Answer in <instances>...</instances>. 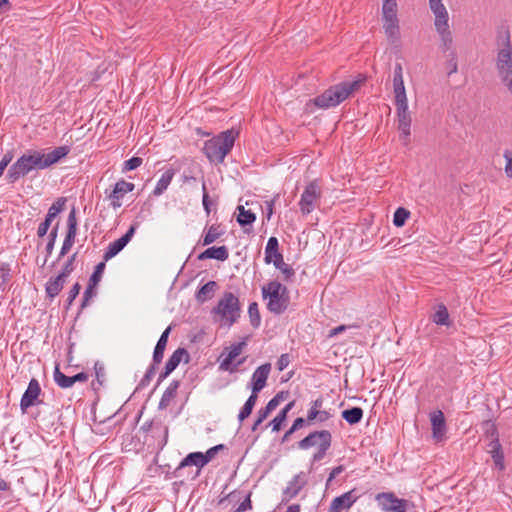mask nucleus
Wrapping results in <instances>:
<instances>
[{
	"mask_svg": "<svg viewBox=\"0 0 512 512\" xmlns=\"http://www.w3.org/2000/svg\"><path fill=\"white\" fill-rule=\"evenodd\" d=\"M157 365L158 364H155L154 362H152V364L148 367V369L146 370L145 375L143 376V378L140 381V386L141 387H145L146 385H148L150 383V381L152 380L153 376L155 375V372H156V369H157Z\"/></svg>",
	"mask_w": 512,
	"mask_h": 512,
	"instance_id": "09e8293b",
	"label": "nucleus"
},
{
	"mask_svg": "<svg viewBox=\"0 0 512 512\" xmlns=\"http://www.w3.org/2000/svg\"><path fill=\"white\" fill-rule=\"evenodd\" d=\"M55 383L61 388H70L74 385L72 376H66L62 373L57 365L53 373Z\"/></svg>",
	"mask_w": 512,
	"mask_h": 512,
	"instance_id": "f704fd0d",
	"label": "nucleus"
},
{
	"mask_svg": "<svg viewBox=\"0 0 512 512\" xmlns=\"http://www.w3.org/2000/svg\"><path fill=\"white\" fill-rule=\"evenodd\" d=\"M500 39L503 47L498 51L496 68L502 83L512 93V44L509 31H505Z\"/></svg>",
	"mask_w": 512,
	"mask_h": 512,
	"instance_id": "39448f33",
	"label": "nucleus"
},
{
	"mask_svg": "<svg viewBox=\"0 0 512 512\" xmlns=\"http://www.w3.org/2000/svg\"><path fill=\"white\" fill-rule=\"evenodd\" d=\"M487 452L491 455L495 467L499 471L505 470L504 453L499 439L490 441L487 444Z\"/></svg>",
	"mask_w": 512,
	"mask_h": 512,
	"instance_id": "4be33fe9",
	"label": "nucleus"
},
{
	"mask_svg": "<svg viewBox=\"0 0 512 512\" xmlns=\"http://www.w3.org/2000/svg\"><path fill=\"white\" fill-rule=\"evenodd\" d=\"M207 464L208 462L205 458L204 453L192 452L182 459L176 470L178 471L186 466H196L197 468L201 469Z\"/></svg>",
	"mask_w": 512,
	"mask_h": 512,
	"instance_id": "393cba45",
	"label": "nucleus"
},
{
	"mask_svg": "<svg viewBox=\"0 0 512 512\" xmlns=\"http://www.w3.org/2000/svg\"><path fill=\"white\" fill-rule=\"evenodd\" d=\"M13 159L12 152H7L0 161V177L3 175L5 169Z\"/></svg>",
	"mask_w": 512,
	"mask_h": 512,
	"instance_id": "680f3d73",
	"label": "nucleus"
},
{
	"mask_svg": "<svg viewBox=\"0 0 512 512\" xmlns=\"http://www.w3.org/2000/svg\"><path fill=\"white\" fill-rule=\"evenodd\" d=\"M429 7L434 15L447 11L442 0H429Z\"/></svg>",
	"mask_w": 512,
	"mask_h": 512,
	"instance_id": "5fc2aeb1",
	"label": "nucleus"
},
{
	"mask_svg": "<svg viewBox=\"0 0 512 512\" xmlns=\"http://www.w3.org/2000/svg\"><path fill=\"white\" fill-rule=\"evenodd\" d=\"M435 16V29L436 31H444L449 30V15L448 11L442 12L441 14H436Z\"/></svg>",
	"mask_w": 512,
	"mask_h": 512,
	"instance_id": "a19ab883",
	"label": "nucleus"
},
{
	"mask_svg": "<svg viewBox=\"0 0 512 512\" xmlns=\"http://www.w3.org/2000/svg\"><path fill=\"white\" fill-rule=\"evenodd\" d=\"M171 332V326H168L163 333L161 334L153 352V359L152 361L155 364H160L162 362L164 351L168 342V337Z\"/></svg>",
	"mask_w": 512,
	"mask_h": 512,
	"instance_id": "bb28decb",
	"label": "nucleus"
},
{
	"mask_svg": "<svg viewBox=\"0 0 512 512\" xmlns=\"http://www.w3.org/2000/svg\"><path fill=\"white\" fill-rule=\"evenodd\" d=\"M290 364V355L287 353L282 354L277 361V368L283 371Z\"/></svg>",
	"mask_w": 512,
	"mask_h": 512,
	"instance_id": "e2e57ef3",
	"label": "nucleus"
},
{
	"mask_svg": "<svg viewBox=\"0 0 512 512\" xmlns=\"http://www.w3.org/2000/svg\"><path fill=\"white\" fill-rule=\"evenodd\" d=\"M143 160L140 157H132L124 162L123 171H131L137 169Z\"/></svg>",
	"mask_w": 512,
	"mask_h": 512,
	"instance_id": "3c124183",
	"label": "nucleus"
},
{
	"mask_svg": "<svg viewBox=\"0 0 512 512\" xmlns=\"http://www.w3.org/2000/svg\"><path fill=\"white\" fill-rule=\"evenodd\" d=\"M106 262L107 261L103 260L102 262L98 263L95 266L94 272L90 276L88 283H90L92 285H98L99 284V282L101 281L102 275L104 273L105 267H106V264H105Z\"/></svg>",
	"mask_w": 512,
	"mask_h": 512,
	"instance_id": "79ce46f5",
	"label": "nucleus"
},
{
	"mask_svg": "<svg viewBox=\"0 0 512 512\" xmlns=\"http://www.w3.org/2000/svg\"><path fill=\"white\" fill-rule=\"evenodd\" d=\"M383 29L391 42L399 39V20L397 17V1L382 0Z\"/></svg>",
	"mask_w": 512,
	"mask_h": 512,
	"instance_id": "0eeeda50",
	"label": "nucleus"
},
{
	"mask_svg": "<svg viewBox=\"0 0 512 512\" xmlns=\"http://www.w3.org/2000/svg\"><path fill=\"white\" fill-rule=\"evenodd\" d=\"M225 449H227V448H226V446L224 444H218L216 446H213V447L209 448L204 453L207 462L209 463L216 456V454L219 451H222V450H225Z\"/></svg>",
	"mask_w": 512,
	"mask_h": 512,
	"instance_id": "6e6d98bb",
	"label": "nucleus"
},
{
	"mask_svg": "<svg viewBox=\"0 0 512 512\" xmlns=\"http://www.w3.org/2000/svg\"><path fill=\"white\" fill-rule=\"evenodd\" d=\"M58 229H59V222H57L55 224V226L52 228L51 232L49 233L48 242H47L46 248H45L47 256H50L52 254V251L54 249V245H55V242L57 239Z\"/></svg>",
	"mask_w": 512,
	"mask_h": 512,
	"instance_id": "c03bdc74",
	"label": "nucleus"
},
{
	"mask_svg": "<svg viewBox=\"0 0 512 512\" xmlns=\"http://www.w3.org/2000/svg\"><path fill=\"white\" fill-rule=\"evenodd\" d=\"M264 261L266 264L273 262L274 266L284 274L285 280H289L295 274L294 269L284 262L283 255L279 252V243L276 237L268 239Z\"/></svg>",
	"mask_w": 512,
	"mask_h": 512,
	"instance_id": "6e6552de",
	"label": "nucleus"
},
{
	"mask_svg": "<svg viewBox=\"0 0 512 512\" xmlns=\"http://www.w3.org/2000/svg\"><path fill=\"white\" fill-rule=\"evenodd\" d=\"M355 501L356 497L353 496V491L346 492L332 500L328 512H340L343 509H349Z\"/></svg>",
	"mask_w": 512,
	"mask_h": 512,
	"instance_id": "5701e85b",
	"label": "nucleus"
},
{
	"mask_svg": "<svg viewBox=\"0 0 512 512\" xmlns=\"http://www.w3.org/2000/svg\"><path fill=\"white\" fill-rule=\"evenodd\" d=\"M202 189H203V199H202V203H203V207H204V210L206 211L207 214L210 213V199H209V195L206 191V185L205 183H203L202 185Z\"/></svg>",
	"mask_w": 512,
	"mask_h": 512,
	"instance_id": "69168bd1",
	"label": "nucleus"
},
{
	"mask_svg": "<svg viewBox=\"0 0 512 512\" xmlns=\"http://www.w3.org/2000/svg\"><path fill=\"white\" fill-rule=\"evenodd\" d=\"M218 287V284L215 281H208L204 284L196 293V299L203 303L207 300H210Z\"/></svg>",
	"mask_w": 512,
	"mask_h": 512,
	"instance_id": "c756f323",
	"label": "nucleus"
},
{
	"mask_svg": "<svg viewBox=\"0 0 512 512\" xmlns=\"http://www.w3.org/2000/svg\"><path fill=\"white\" fill-rule=\"evenodd\" d=\"M70 152L69 146H59L56 147L54 150H52L49 153H43L41 151V160H42V166L43 169H46L50 167L51 165L57 163L61 159L65 158Z\"/></svg>",
	"mask_w": 512,
	"mask_h": 512,
	"instance_id": "412c9836",
	"label": "nucleus"
},
{
	"mask_svg": "<svg viewBox=\"0 0 512 512\" xmlns=\"http://www.w3.org/2000/svg\"><path fill=\"white\" fill-rule=\"evenodd\" d=\"M239 213L237 222L241 226L251 225L256 220V215L251 210H246L243 206L237 207Z\"/></svg>",
	"mask_w": 512,
	"mask_h": 512,
	"instance_id": "c9c22d12",
	"label": "nucleus"
},
{
	"mask_svg": "<svg viewBox=\"0 0 512 512\" xmlns=\"http://www.w3.org/2000/svg\"><path fill=\"white\" fill-rule=\"evenodd\" d=\"M41 392L42 390L38 380L32 378L20 400V409L22 413H26L28 408L38 405L42 402L39 400Z\"/></svg>",
	"mask_w": 512,
	"mask_h": 512,
	"instance_id": "f8f14e48",
	"label": "nucleus"
},
{
	"mask_svg": "<svg viewBox=\"0 0 512 512\" xmlns=\"http://www.w3.org/2000/svg\"><path fill=\"white\" fill-rule=\"evenodd\" d=\"M33 169H43L41 151L39 150H31L18 158V160L10 166L6 176L7 180L9 183H15Z\"/></svg>",
	"mask_w": 512,
	"mask_h": 512,
	"instance_id": "423d86ee",
	"label": "nucleus"
},
{
	"mask_svg": "<svg viewBox=\"0 0 512 512\" xmlns=\"http://www.w3.org/2000/svg\"><path fill=\"white\" fill-rule=\"evenodd\" d=\"M332 439V434L328 430L313 431L297 443L300 450H308L312 447H320L323 442Z\"/></svg>",
	"mask_w": 512,
	"mask_h": 512,
	"instance_id": "dca6fc26",
	"label": "nucleus"
},
{
	"mask_svg": "<svg viewBox=\"0 0 512 512\" xmlns=\"http://www.w3.org/2000/svg\"><path fill=\"white\" fill-rule=\"evenodd\" d=\"M229 258V251L226 246H213L207 248L200 253L197 257L198 260L203 261L206 259H216L219 261H226Z\"/></svg>",
	"mask_w": 512,
	"mask_h": 512,
	"instance_id": "b1692460",
	"label": "nucleus"
},
{
	"mask_svg": "<svg viewBox=\"0 0 512 512\" xmlns=\"http://www.w3.org/2000/svg\"><path fill=\"white\" fill-rule=\"evenodd\" d=\"M76 256H77V254L74 253L73 255H71L67 259V261H66V263H65V265H64V267H63V269H62V271L60 273L62 276L67 278L71 274V272L74 270V265L73 264H74V262L76 260Z\"/></svg>",
	"mask_w": 512,
	"mask_h": 512,
	"instance_id": "603ef678",
	"label": "nucleus"
},
{
	"mask_svg": "<svg viewBox=\"0 0 512 512\" xmlns=\"http://www.w3.org/2000/svg\"><path fill=\"white\" fill-rule=\"evenodd\" d=\"M66 202L65 197H59L48 209L47 215L49 218L54 220L64 210Z\"/></svg>",
	"mask_w": 512,
	"mask_h": 512,
	"instance_id": "4c0bfd02",
	"label": "nucleus"
},
{
	"mask_svg": "<svg viewBox=\"0 0 512 512\" xmlns=\"http://www.w3.org/2000/svg\"><path fill=\"white\" fill-rule=\"evenodd\" d=\"M271 371V364L265 363L259 366L252 374L251 389L260 392L265 386Z\"/></svg>",
	"mask_w": 512,
	"mask_h": 512,
	"instance_id": "6ab92c4d",
	"label": "nucleus"
},
{
	"mask_svg": "<svg viewBox=\"0 0 512 512\" xmlns=\"http://www.w3.org/2000/svg\"><path fill=\"white\" fill-rule=\"evenodd\" d=\"M134 188L135 185L133 183L127 182L124 179H121L118 182H116L113 190L108 195V198L111 201L110 205L114 209L121 207L123 197L127 193L132 192Z\"/></svg>",
	"mask_w": 512,
	"mask_h": 512,
	"instance_id": "f3484780",
	"label": "nucleus"
},
{
	"mask_svg": "<svg viewBox=\"0 0 512 512\" xmlns=\"http://www.w3.org/2000/svg\"><path fill=\"white\" fill-rule=\"evenodd\" d=\"M394 96L396 108L408 106V100L405 89L394 91Z\"/></svg>",
	"mask_w": 512,
	"mask_h": 512,
	"instance_id": "8fccbe9b",
	"label": "nucleus"
},
{
	"mask_svg": "<svg viewBox=\"0 0 512 512\" xmlns=\"http://www.w3.org/2000/svg\"><path fill=\"white\" fill-rule=\"evenodd\" d=\"M261 291L263 299H268L267 309L271 313L280 315L287 310L290 296L286 286L273 280L265 284Z\"/></svg>",
	"mask_w": 512,
	"mask_h": 512,
	"instance_id": "7ed1b4c3",
	"label": "nucleus"
},
{
	"mask_svg": "<svg viewBox=\"0 0 512 512\" xmlns=\"http://www.w3.org/2000/svg\"><path fill=\"white\" fill-rule=\"evenodd\" d=\"M375 500L384 512H407V500L398 498L393 492L378 493Z\"/></svg>",
	"mask_w": 512,
	"mask_h": 512,
	"instance_id": "9d476101",
	"label": "nucleus"
},
{
	"mask_svg": "<svg viewBox=\"0 0 512 512\" xmlns=\"http://www.w3.org/2000/svg\"><path fill=\"white\" fill-rule=\"evenodd\" d=\"M396 116L398 121V130L400 131V139L405 143L409 140V136L411 134V114L406 107H397L396 108Z\"/></svg>",
	"mask_w": 512,
	"mask_h": 512,
	"instance_id": "a211bd4d",
	"label": "nucleus"
},
{
	"mask_svg": "<svg viewBox=\"0 0 512 512\" xmlns=\"http://www.w3.org/2000/svg\"><path fill=\"white\" fill-rule=\"evenodd\" d=\"M449 59H448V67H449V72H448V75H451L453 73H456L457 70H458V65H457V59H456V53L455 51H451L448 55Z\"/></svg>",
	"mask_w": 512,
	"mask_h": 512,
	"instance_id": "4d7b16f0",
	"label": "nucleus"
},
{
	"mask_svg": "<svg viewBox=\"0 0 512 512\" xmlns=\"http://www.w3.org/2000/svg\"><path fill=\"white\" fill-rule=\"evenodd\" d=\"M437 33L440 36L443 51L444 52L449 51V53L451 51H454L452 49L453 37H452V33H451L450 29L444 30V31H437Z\"/></svg>",
	"mask_w": 512,
	"mask_h": 512,
	"instance_id": "ea45409f",
	"label": "nucleus"
},
{
	"mask_svg": "<svg viewBox=\"0 0 512 512\" xmlns=\"http://www.w3.org/2000/svg\"><path fill=\"white\" fill-rule=\"evenodd\" d=\"M409 217H410V211L404 207H399L394 212L393 224L396 227H402Z\"/></svg>",
	"mask_w": 512,
	"mask_h": 512,
	"instance_id": "58836bf2",
	"label": "nucleus"
},
{
	"mask_svg": "<svg viewBox=\"0 0 512 512\" xmlns=\"http://www.w3.org/2000/svg\"><path fill=\"white\" fill-rule=\"evenodd\" d=\"M432 426V435L436 441H441L446 433V422L444 414L441 410H436L430 414Z\"/></svg>",
	"mask_w": 512,
	"mask_h": 512,
	"instance_id": "aec40b11",
	"label": "nucleus"
},
{
	"mask_svg": "<svg viewBox=\"0 0 512 512\" xmlns=\"http://www.w3.org/2000/svg\"><path fill=\"white\" fill-rule=\"evenodd\" d=\"M252 508L250 494H248L245 499L238 505L236 509L232 512H245Z\"/></svg>",
	"mask_w": 512,
	"mask_h": 512,
	"instance_id": "052dcab7",
	"label": "nucleus"
},
{
	"mask_svg": "<svg viewBox=\"0 0 512 512\" xmlns=\"http://www.w3.org/2000/svg\"><path fill=\"white\" fill-rule=\"evenodd\" d=\"M307 483V473L301 471L298 474H296L288 482L287 487L283 490L282 502H288L291 499L295 498Z\"/></svg>",
	"mask_w": 512,
	"mask_h": 512,
	"instance_id": "2eb2a0df",
	"label": "nucleus"
},
{
	"mask_svg": "<svg viewBox=\"0 0 512 512\" xmlns=\"http://www.w3.org/2000/svg\"><path fill=\"white\" fill-rule=\"evenodd\" d=\"M245 346L246 341L243 340L236 344H232L229 348H227L229 351L220 362L219 369L222 371H228L230 373L236 372L238 367L244 363L245 358L238 360L236 363H233V361L242 353Z\"/></svg>",
	"mask_w": 512,
	"mask_h": 512,
	"instance_id": "9b49d317",
	"label": "nucleus"
},
{
	"mask_svg": "<svg viewBox=\"0 0 512 512\" xmlns=\"http://www.w3.org/2000/svg\"><path fill=\"white\" fill-rule=\"evenodd\" d=\"M184 355L188 356V352L185 348L176 349L169 357L164 368H166L168 372H173L182 361Z\"/></svg>",
	"mask_w": 512,
	"mask_h": 512,
	"instance_id": "72a5a7b5",
	"label": "nucleus"
},
{
	"mask_svg": "<svg viewBox=\"0 0 512 512\" xmlns=\"http://www.w3.org/2000/svg\"><path fill=\"white\" fill-rule=\"evenodd\" d=\"M94 371H95V376H96V380H97L98 384L100 386H102L105 381V377H106V371H105L104 364L97 361L94 365Z\"/></svg>",
	"mask_w": 512,
	"mask_h": 512,
	"instance_id": "de8ad7c7",
	"label": "nucleus"
},
{
	"mask_svg": "<svg viewBox=\"0 0 512 512\" xmlns=\"http://www.w3.org/2000/svg\"><path fill=\"white\" fill-rule=\"evenodd\" d=\"M332 416H333V414L330 411H327V410H324V409L318 410L317 422H319V423L326 422Z\"/></svg>",
	"mask_w": 512,
	"mask_h": 512,
	"instance_id": "338daca9",
	"label": "nucleus"
},
{
	"mask_svg": "<svg viewBox=\"0 0 512 512\" xmlns=\"http://www.w3.org/2000/svg\"><path fill=\"white\" fill-rule=\"evenodd\" d=\"M431 319L436 325L449 326L450 319L447 307L443 303L438 304Z\"/></svg>",
	"mask_w": 512,
	"mask_h": 512,
	"instance_id": "7c9ffc66",
	"label": "nucleus"
},
{
	"mask_svg": "<svg viewBox=\"0 0 512 512\" xmlns=\"http://www.w3.org/2000/svg\"><path fill=\"white\" fill-rule=\"evenodd\" d=\"M66 279L67 278L62 276L61 274H59L55 278H50L49 281L46 283L45 287L47 296L51 299L56 297L63 289Z\"/></svg>",
	"mask_w": 512,
	"mask_h": 512,
	"instance_id": "cd10ccee",
	"label": "nucleus"
},
{
	"mask_svg": "<svg viewBox=\"0 0 512 512\" xmlns=\"http://www.w3.org/2000/svg\"><path fill=\"white\" fill-rule=\"evenodd\" d=\"M237 137L238 132L234 129L223 131L205 141L202 151L211 163L221 164L232 150Z\"/></svg>",
	"mask_w": 512,
	"mask_h": 512,
	"instance_id": "f03ea898",
	"label": "nucleus"
},
{
	"mask_svg": "<svg viewBox=\"0 0 512 512\" xmlns=\"http://www.w3.org/2000/svg\"><path fill=\"white\" fill-rule=\"evenodd\" d=\"M321 198V188L316 180L306 185L299 201L300 211L303 215H309L318 206Z\"/></svg>",
	"mask_w": 512,
	"mask_h": 512,
	"instance_id": "1a4fd4ad",
	"label": "nucleus"
},
{
	"mask_svg": "<svg viewBox=\"0 0 512 512\" xmlns=\"http://www.w3.org/2000/svg\"><path fill=\"white\" fill-rule=\"evenodd\" d=\"M342 418L350 425L358 424L363 418V410L360 407H352L342 411Z\"/></svg>",
	"mask_w": 512,
	"mask_h": 512,
	"instance_id": "473e14b6",
	"label": "nucleus"
},
{
	"mask_svg": "<svg viewBox=\"0 0 512 512\" xmlns=\"http://www.w3.org/2000/svg\"><path fill=\"white\" fill-rule=\"evenodd\" d=\"M405 89L403 77H393V91Z\"/></svg>",
	"mask_w": 512,
	"mask_h": 512,
	"instance_id": "774afa93",
	"label": "nucleus"
},
{
	"mask_svg": "<svg viewBox=\"0 0 512 512\" xmlns=\"http://www.w3.org/2000/svg\"><path fill=\"white\" fill-rule=\"evenodd\" d=\"M503 156L506 159L505 173L508 177L512 178V152L506 150Z\"/></svg>",
	"mask_w": 512,
	"mask_h": 512,
	"instance_id": "bf43d9fd",
	"label": "nucleus"
},
{
	"mask_svg": "<svg viewBox=\"0 0 512 512\" xmlns=\"http://www.w3.org/2000/svg\"><path fill=\"white\" fill-rule=\"evenodd\" d=\"M174 176L172 169L166 170L158 180L156 187L153 190L154 196H160L168 188Z\"/></svg>",
	"mask_w": 512,
	"mask_h": 512,
	"instance_id": "2f4dec72",
	"label": "nucleus"
},
{
	"mask_svg": "<svg viewBox=\"0 0 512 512\" xmlns=\"http://www.w3.org/2000/svg\"><path fill=\"white\" fill-rule=\"evenodd\" d=\"M77 235V218H76V210L73 207L70 211L67 219V232L65 239L63 241L59 257L58 259H61L64 257L71 249L75 242V238Z\"/></svg>",
	"mask_w": 512,
	"mask_h": 512,
	"instance_id": "ddd939ff",
	"label": "nucleus"
},
{
	"mask_svg": "<svg viewBox=\"0 0 512 512\" xmlns=\"http://www.w3.org/2000/svg\"><path fill=\"white\" fill-rule=\"evenodd\" d=\"M366 82V76L358 74L353 80H346L330 86L311 100L320 109L334 108L357 92Z\"/></svg>",
	"mask_w": 512,
	"mask_h": 512,
	"instance_id": "f257e3e1",
	"label": "nucleus"
},
{
	"mask_svg": "<svg viewBox=\"0 0 512 512\" xmlns=\"http://www.w3.org/2000/svg\"><path fill=\"white\" fill-rule=\"evenodd\" d=\"M332 444V439L323 442L320 447L317 448L316 452L312 456V463L321 461L325 456L327 451L330 449Z\"/></svg>",
	"mask_w": 512,
	"mask_h": 512,
	"instance_id": "37998d69",
	"label": "nucleus"
},
{
	"mask_svg": "<svg viewBox=\"0 0 512 512\" xmlns=\"http://www.w3.org/2000/svg\"><path fill=\"white\" fill-rule=\"evenodd\" d=\"M484 433L487 437L490 438V441H494L495 439H499V434L496 425L491 421H485L483 423Z\"/></svg>",
	"mask_w": 512,
	"mask_h": 512,
	"instance_id": "a18cd8bd",
	"label": "nucleus"
},
{
	"mask_svg": "<svg viewBox=\"0 0 512 512\" xmlns=\"http://www.w3.org/2000/svg\"><path fill=\"white\" fill-rule=\"evenodd\" d=\"M180 386V382L178 380H173L169 386L164 391L159 404L158 408L160 410H165L168 408L172 402V400L176 397L178 388Z\"/></svg>",
	"mask_w": 512,
	"mask_h": 512,
	"instance_id": "a878e982",
	"label": "nucleus"
},
{
	"mask_svg": "<svg viewBox=\"0 0 512 512\" xmlns=\"http://www.w3.org/2000/svg\"><path fill=\"white\" fill-rule=\"evenodd\" d=\"M225 233L224 229L221 228L219 224H213L207 229H205V234L203 235L200 243L203 246L210 245L214 243L218 238H220Z\"/></svg>",
	"mask_w": 512,
	"mask_h": 512,
	"instance_id": "c85d7f7f",
	"label": "nucleus"
},
{
	"mask_svg": "<svg viewBox=\"0 0 512 512\" xmlns=\"http://www.w3.org/2000/svg\"><path fill=\"white\" fill-rule=\"evenodd\" d=\"M80 289H81V285L79 283H75L72 288L70 289L69 293H68V297H67V304L68 306H70L73 301L76 299V297L78 296L79 292H80Z\"/></svg>",
	"mask_w": 512,
	"mask_h": 512,
	"instance_id": "13d9d810",
	"label": "nucleus"
},
{
	"mask_svg": "<svg viewBox=\"0 0 512 512\" xmlns=\"http://www.w3.org/2000/svg\"><path fill=\"white\" fill-rule=\"evenodd\" d=\"M136 226L131 225L127 232L120 237L119 239L109 243L106 248L103 259L104 261H109L113 257H115L120 251L124 249V247L131 241L133 235L135 234Z\"/></svg>",
	"mask_w": 512,
	"mask_h": 512,
	"instance_id": "4468645a",
	"label": "nucleus"
},
{
	"mask_svg": "<svg viewBox=\"0 0 512 512\" xmlns=\"http://www.w3.org/2000/svg\"><path fill=\"white\" fill-rule=\"evenodd\" d=\"M212 313L221 326L231 327L238 321L241 313L238 297L232 292H225L213 308Z\"/></svg>",
	"mask_w": 512,
	"mask_h": 512,
	"instance_id": "20e7f679",
	"label": "nucleus"
},
{
	"mask_svg": "<svg viewBox=\"0 0 512 512\" xmlns=\"http://www.w3.org/2000/svg\"><path fill=\"white\" fill-rule=\"evenodd\" d=\"M96 286L97 285H92V284L88 283V285L84 291V295H83V299H82V303H81L82 309L85 308L86 306H88L90 300L96 296V291H95Z\"/></svg>",
	"mask_w": 512,
	"mask_h": 512,
	"instance_id": "49530a36",
	"label": "nucleus"
},
{
	"mask_svg": "<svg viewBox=\"0 0 512 512\" xmlns=\"http://www.w3.org/2000/svg\"><path fill=\"white\" fill-rule=\"evenodd\" d=\"M252 410L253 408L245 403L238 414V420L240 422H243L246 418L250 416Z\"/></svg>",
	"mask_w": 512,
	"mask_h": 512,
	"instance_id": "0e129e2a",
	"label": "nucleus"
},
{
	"mask_svg": "<svg viewBox=\"0 0 512 512\" xmlns=\"http://www.w3.org/2000/svg\"><path fill=\"white\" fill-rule=\"evenodd\" d=\"M248 315L250 323L254 328H258L261 324V316L256 302H252L248 307Z\"/></svg>",
	"mask_w": 512,
	"mask_h": 512,
	"instance_id": "e433bc0d",
	"label": "nucleus"
},
{
	"mask_svg": "<svg viewBox=\"0 0 512 512\" xmlns=\"http://www.w3.org/2000/svg\"><path fill=\"white\" fill-rule=\"evenodd\" d=\"M286 419L287 415L280 411L278 415L269 423V425L272 426L273 431H279Z\"/></svg>",
	"mask_w": 512,
	"mask_h": 512,
	"instance_id": "864d4df0",
	"label": "nucleus"
}]
</instances>
